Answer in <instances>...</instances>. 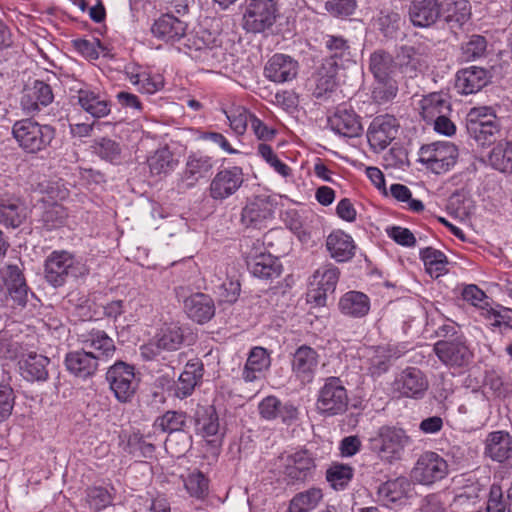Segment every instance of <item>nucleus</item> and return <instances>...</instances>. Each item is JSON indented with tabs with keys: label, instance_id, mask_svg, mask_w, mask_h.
<instances>
[{
	"label": "nucleus",
	"instance_id": "obj_1",
	"mask_svg": "<svg viewBox=\"0 0 512 512\" xmlns=\"http://www.w3.org/2000/svg\"><path fill=\"white\" fill-rule=\"evenodd\" d=\"M12 135L25 153L38 154L50 147L55 139L56 129L32 119H22L13 124Z\"/></svg>",
	"mask_w": 512,
	"mask_h": 512
},
{
	"label": "nucleus",
	"instance_id": "obj_2",
	"mask_svg": "<svg viewBox=\"0 0 512 512\" xmlns=\"http://www.w3.org/2000/svg\"><path fill=\"white\" fill-rule=\"evenodd\" d=\"M88 272L81 259L66 250L52 251L44 262V277L53 287H61L69 277H83Z\"/></svg>",
	"mask_w": 512,
	"mask_h": 512
},
{
	"label": "nucleus",
	"instance_id": "obj_3",
	"mask_svg": "<svg viewBox=\"0 0 512 512\" xmlns=\"http://www.w3.org/2000/svg\"><path fill=\"white\" fill-rule=\"evenodd\" d=\"M349 407L348 390L336 376L324 379L316 394L315 409L323 417H334L346 413Z\"/></svg>",
	"mask_w": 512,
	"mask_h": 512
},
{
	"label": "nucleus",
	"instance_id": "obj_4",
	"mask_svg": "<svg viewBox=\"0 0 512 512\" xmlns=\"http://www.w3.org/2000/svg\"><path fill=\"white\" fill-rule=\"evenodd\" d=\"M411 442L406 431L396 426L385 425L370 438V449L382 460L392 462L400 459L404 449Z\"/></svg>",
	"mask_w": 512,
	"mask_h": 512
},
{
	"label": "nucleus",
	"instance_id": "obj_5",
	"mask_svg": "<svg viewBox=\"0 0 512 512\" xmlns=\"http://www.w3.org/2000/svg\"><path fill=\"white\" fill-rule=\"evenodd\" d=\"M459 152L449 141H437L421 146L418 161L435 174H444L452 169Z\"/></svg>",
	"mask_w": 512,
	"mask_h": 512
},
{
	"label": "nucleus",
	"instance_id": "obj_6",
	"mask_svg": "<svg viewBox=\"0 0 512 512\" xmlns=\"http://www.w3.org/2000/svg\"><path fill=\"white\" fill-rule=\"evenodd\" d=\"M278 16L275 0H251L243 14V28L250 33H262L275 24Z\"/></svg>",
	"mask_w": 512,
	"mask_h": 512
},
{
	"label": "nucleus",
	"instance_id": "obj_7",
	"mask_svg": "<svg viewBox=\"0 0 512 512\" xmlns=\"http://www.w3.org/2000/svg\"><path fill=\"white\" fill-rule=\"evenodd\" d=\"M399 72L408 78H415L426 72L432 62L431 47L424 42L403 45L397 52Z\"/></svg>",
	"mask_w": 512,
	"mask_h": 512
},
{
	"label": "nucleus",
	"instance_id": "obj_8",
	"mask_svg": "<svg viewBox=\"0 0 512 512\" xmlns=\"http://www.w3.org/2000/svg\"><path fill=\"white\" fill-rule=\"evenodd\" d=\"M106 380L116 399L122 403L130 402L138 387L134 367L123 361L108 368Z\"/></svg>",
	"mask_w": 512,
	"mask_h": 512
},
{
	"label": "nucleus",
	"instance_id": "obj_9",
	"mask_svg": "<svg viewBox=\"0 0 512 512\" xmlns=\"http://www.w3.org/2000/svg\"><path fill=\"white\" fill-rule=\"evenodd\" d=\"M283 461V474L290 483H305L316 474V457L308 449L301 448L288 453Z\"/></svg>",
	"mask_w": 512,
	"mask_h": 512
},
{
	"label": "nucleus",
	"instance_id": "obj_10",
	"mask_svg": "<svg viewBox=\"0 0 512 512\" xmlns=\"http://www.w3.org/2000/svg\"><path fill=\"white\" fill-rule=\"evenodd\" d=\"M195 432L208 446L218 451L224 440L225 428L220 425L213 405L198 407L195 413Z\"/></svg>",
	"mask_w": 512,
	"mask_h": 512
},
{
	"label": "nucleus",
	"instance_id": "obj_11",
	"mask_svg": "<svg viewBox=\"0 0 512 512\" xmlns=\"http://www.w3.org/2000/svg\"><path fill=\"white\" fill-rule=\"evenodd\" d=\"M433 351L438 359L449 367H463L473 357L464 335H456L454 338L437 341L433 345Z\"/></svg>",
	"mask_w": 512,
	"mask_h": 512
},
{
	"label": "nucleus",
	"instance_id": "obj_12",
	"mask_svg": "<svg viewBox=\"0 0 512 512\" xmlns=\"http://www.w3.org/2000/svg\"><path fill=\"white\" fill-rule=\"evenodd\" d=\"M340 277V270L332 263L319 267L312 275L310 285L313 287L308 292L309 301L317 306L326 304L327 295L336 289Z\"/></svg>",
	"mask_w": 512,
	"mask_h": 512
},
{
	"label": "nucleus",
	"instance_id": "obj_13",
	"mask_svg": "<svg viewBox=\"0 0 512 512\" xmlns=\"http://www.w3.org/2000/svg\"><path fill=\"white\" fill-rule=\"evenodd\" d=\"M426 375L416 367H407L392 382V391L399 397L421 399L428 390Z\"/></svg>",
	"mask_w": 512,
	"mask_h": 512
},
{
	"label": "nucleus",
	"instance_id": "obj_14",
	"mask_svg": "<svg viewBox=\"0 0 512 512\" xmlns=\"http://www.w3.org/2000/svg\"><path fill=\"white\" fill-rule=\"evenodd\" d=\"M175 293L178 300L183 301L185 313L194 322L204 324L215 315V304L209 295L197 292L186 296V288L183 286L176 287Z\"/></svg>",
	"mask_w": 512,
	"mask_h": 512
},
{
	"label": "nucleus",
	"instance_id": "obj_15",
	"mask_svg": "<svg viewBox=\"0 0 512 512\" xmlns=\"http://www.w3.org/2000/svg\"><path fill=\"white\" fill-rule=\"evenodd\" d=\"M319 362V353L311 346L303 344L292 354V375L302 385L311 384L315 379Z\"/></svg>",
	"mask_w": 512,
	"mask_h": 512
},
{
	"label": "nucleus",
	"instance_id": "obj_16",
	"mask_svg": "<svg viewBox=\"0 0 512 512\" xmlns=\"http://www.w3.org/2000/svg\"><path fill=\"white\" fill-rule=\"evenodd\" d=\"M244 182L243 169L231 166L219 169L209 185V195L214 200H225L234 195Z\"/></svg>",
	"mask_w": 512,
	"mask_h": 512
},
{
	"label": "nucleus",
	"instance_id": "obj_17",
	"mask_svg": "<svg viewBox=\"0 0 512 512\" xmlns=\"http://www.w3.org/2000/svg\"><path fill=\"white\" fill-rule=\"evenodd\" d=\"M448 472L446 460L436 452L428 451L417 460L413 469V477L421 484L431 485L444 479Z\"/></svg>",
	"mask_w": 512,
	"mask_h": 512
},
{
	"label": "nucleus",
	"instance_id": "obj_18",
	"mask_svg": "<svg viewBox=\"0 0 512 512\" xmlns=\"http://www.w3.org/2000/svg\"><path fill=\"white\" fill-rule=\"evenodd\" d=\"M399 123L389 114L376 116L367 131V140L371 149L380 152L386 149L396 138Z\"/></svg>",
	"mask_w": 512,
	"mask_h": 512
},
{
	"label": "nucleus",
	"instance_id": "obj_19",
	"mask_svg": "<svg viewBox=\"0 0 512 512\" xmlns=\"http://www.w3.org/2000/svg\"><path fill=\"white\" fill-rule=\"evenodd\" d=\"M187 30L188 23L171 12L161 14L151 26L153 37L167 44L181 41L186 36Z\"/></svg>",
	"mask_w": 512,
	"mask_h": 512
},
{
	"label": "nucleus",
	"instance_id": "obj_20",
	"mask_svg": "<svg viewBox=\"0 0 512 512\" xmlns=\"http://www.w3.org/2000/svg\"><path fill=\"white\" fill-rule=\"evenodd\" d=\"M299 71V63L289 55L276 53L264 66V76L271 82L283 84L294 80Z\"/></svg>",
	"mask_w": 512,
	"mask_h": 512
},
{
	"label": "nucleus",
	"instance_id": "obj_21",
	"mask_svg": "<svg viewBox=\"0 0 512 512\" xmlns=\"http://www.w3.org/2000/svg\"><path fill=\"white\" fill-rule=\"evenodd\" d=\"M328 124L336 134L347 138L358 137L363 131L360 117L353 109L346 106L337 107L328 117Z\"/></svg>",
	"mask_w": 512,
	"mask_h": 512
},
{
	"label": "nucleus",
	"instance_id": "obj_22",
	"mask_svg": "<svg viewBox=\"0 0 512 512\" xmlns=\"http://www.w3.org/2000/svg\"><path fill=\"white\" fill-rule=\"evenodd\" d=\"M64 363L70 374L82 380L92 377L99 366L94 353L84 349L67 353Z\"/></svg>",
	"mask_w": 512,
	"mask_h": 512
},
{
	"label": "nucleus",
	"instance_id": "obj_23",
	"mask_svg": "<svg viewBox=\"0 0 512 512\" xmlns=\"http://www.w3.org/2000/svg\"><path fill=\"white\" fill-rule=\"evenodd\" d=\"M326 249L338 263L350 261L356 254L357 246L352 236L343 230H333L326 238Z\"/></svg>",
	"mask_w": 512,
	"mask_h": 512
},
{
	"label": "nucleus",
	"instance_id": "obj_24",
	"mask_svg": "<svg viewBox=\"0 0 512 512\" xmlns=\"http://www.w3.org/2000/svg\"><path fill=\"white\" fill-rule=\"evenodd\" d=\"M203 375V362L198 358L189 360L176 382L174 395L179 399L192 395L196 386L201 384Z\"/></svg>",
	"mask_w": 512,
	"mask_h": 512
},
{
	"label": "nucleus",
	"instance_id": "obj_25",
	"mask_svg": "<svg viewBox=\"0 0 512 512\" xmlns=\"http://www.w3.org/2000/svg\"><path fill=\"white\" fill-rule=\"evenodd\" d=\"M408 14L414 26L430 27L441 15V3L438 0H412Z\"/></svg>",
	"mask_w": 512,
	"mask_h": 512
},
{
	"label": "nucleus",
	"instance_id": "obj_26",
	"mask_svg": "<svg viewBox=\"0 0 512 512\" xmlns=\"http://www.w3.org/2000/svg\"><path fill=\"white\" fill-rule=\"evenodd\" d=\"M54 95L50 85L36 80L31 89L26 90L21 98V107L26 114H35L52 103Z\"/></svg>",
	"mask_w": 512,
	"mask_h": 512
},
{
	"label": "nucleus",
	"instance_id": "obj_27",
	"mask_svg": "<svg viewBox=\"0 0 512 512\" xmlns=\"http://www.w3.org/2000/svg\"><path fill=\"white\" fill-rule=\"evenodd\" d=\"M489 82V73L486 69L471 66L457 72L455 88L461 94L468 95L480 91Z\"/></svg>",
	"mask_w": 512,
	"mask_h": 512
},
{
	"label": "nucleus",
	"instance_id": "obj_28",
	"mask_svg": "<svg viewBox=\"0 0 512 512\" xmlns=\"http://www.w3.org/2000/svg\"><path fill=\"white\" fill-rule=\"evenodd\" d=\"M49 358L34 351H29L26 357L19 360L20 375L29 382H45L48 377Z\"/></svg>",
	"mask_w": 512,
	"mask_h": 512
},
{
	"label": "nucleus",
	"instance_id": "obj_29",
	"mask_svg": "<svg viewBox=\"0 0 512 512\" xmlns=\"http://www.w3.org/2000/svg\"><path fill=\"white\" fill-rule=\"evenodd\" d=\"M369 70L376 82L395 81L394 77L399 71L397 57L394 59L390 53L376 50L370 55Z\"/></svg>",
	"mask_w": 512,
	"mask_h": 512
},
{
	"label": "nucleus",
	"instance_id": "obj_30",
	"mask_svg": "<svg viewBox=\"0 0 512 512\" xmlns=\"http://www.w3.org/2000/svg\"><path fill=\"white\" fill-rule=\"evenodd\" d=\"M270 366L271 357L268 350L259 346L253 347L242 370V378L245 382L258 381Z\"/></svg>",
	"mask_w": 512,
	"mask_h": 512
},
{
	"label": "nucleus",
	"instance_id": "obj_31",
	"mask_svg": "<svg viewBox=\"0 0 512 512\" xmlns=\"http://www.w3.org/2000/svg\"><path fill=\"white\" fill-rule=\"evenodd\" d=\"M27 207L17 197H0V224L7 228H18L26 220Z\"/></svg>",
	"mask_w": 512,
	"mask_h": 512
},
{
	"label": "nucleus",
	"instance_id": "obj_32",
	"mask_svg": "<svg viewBox=\"0 0 512 512\" xmlns=\"http://www.w3.org/2000/svg\"><path fill=\"white\" fill-rule=\"evenodd\" d=\"M410 491L411 483L405 477H399L381 484L378 498L385 506H397L404 503Z\"/></svg>",
	"mask_w": 512,
	"mask_h": 512
},
{
	"label": "nucleus",
	"instance_id": "obj_33",
	"mask_svg": "<svg viewBox=\"0 0 512 512\" xmlns=\"http://www.w3.org/2000/svg\"><path fill=\"white\" fill-rule=\"evenodd\" d=\"M420 115L430 124L442 115H450L452 108L447 94L434 92L424 96L419 102Z\"/></svg>",
	"mask_w": 512,
	"mask_h": 512
},
{
	"label": "nucleus",
	"instance_id": "obj_34",
	"mask_svg": "<svg viewBox=\"0 0 512 512\" xmlns=\"http://www.w3.org/2000/svg\"><path fill=\"white\" fill-rule=\"evenodd\" d=\"M213 167L214 160L211 156L191 153L187 157L182 179L188 186H194L201 178L210 173Z\"/></svg>",
	"mask_w": 512,
	"mask_h": 512
},
{
	"label": "nucleus",
	"instance_id": "obj_35",
	"mask_svg": "<svg viewBox=\"0 0 512 512\" xmlns=\"http://www.w3.org/2000/svg\"><path fill=\"white\" fill-rule=\"evenodd\" d=\"M485 454L494 461L504 462L512 454V437L507 431L490 432L485 440Z\"/></svg>",
	"mask_w": 512,
	"mask_h": 512
},
{
	"label": "nucleus",
	"instance_id": "obj_36",
	"mask_svg": "<svg viewBox=\"0 0 512 512\" xmlns=\"http://www.w3.org/2000/svg\"><path fill=\"white\" fill-rule=\"evenodd\" d=\"M338 309L347 317L363 318L370 311V298L360 291H348L340 297Z\"/></svg>",
	"mask_w": 512,
	"mask_h": 512
},
{
	"label": "nucleus",
	"instance_id": "obj_37",
	"mask_svg": "<svg viewBox=\"0 0 512 512\" xmlns=\"http://www.w3.org/2000/svg\"><path fill=\"white\" fill-rule=\"evenodd\" d=\"M82 343L94 353L98 361L112 358L116 351L113 339L103 330H91L83 336Z\"/></svg>",
	"mask_w": 512,
	"mask_h": 512
},
{
	"label": "nucleus",
	"instance_id": "obj_38",
	"mask_svg": "<svg viewBox=\"0 0 512 512\" xmlns=\"http://www.w3.org/2000/svg\"><path fill=\"white\" fill-rule=\"evenodd\" d=\"M77 99L81 108L95 118H102L110 113L109 101L89 87L79 89Z\"/></svg>",
	"mask_w": 512,
	"mask_h": 512
},
{
	"label": "nucleus",
	"instance_id": "obj_39",
	"mask_svg": "<svg viewBox=\"0 0 512 512\" xmlns=\"http://www.w3.org/2000/svg\"><path fill=\"white\" fill-rule=\"evenodd\" d=\"M272 217L270 204L261 198L248 202L241 213V222L246 227H260L267 219Z\"/></svg>",
	"mask_w": 512,
	"mask_h": 512
},
{
	"label": "nucleus",
	"instance_id": "obj_40",
	"mask_svg": "<svg viewBox=\"0 0 512 512\" xmlns=\"http://www.w3.org/2000/svg\"><path fill=\"white\" fill-rule=\"evenodd\" d=\"M147 164L151 175L162 176L171 173L177 167L178 160L168 146H163L148 156Z\"/></svg>",
	"mask_w": 512,
	"mask_h": 512
},
{
	"label": "nucleus",
	"instance_id": "obj_41",
	"mask_svg": "<svg viewBox=\"0 0 512 512\" xmlns=\"http://www.w3.org/2000/svg\"><path fill=\"white\" fill-rule=\"evenodd\" d=\"M441 10L445 21L457 27H462L472 15L471 4L468 0H444Z\"/></svg>",
	"mask_w": 512,
	"mask_h": 512
},
{
	"label": "nucleus",
	"instance_id": "obj_42",
	"mask_svg": "<svg viewBox=\"0 0 512 512\" xmlns=\"http://www.w3.org/2000/svg\"><path fill=\"white\" fill-rule=\"evenodd\" d=\"M488 163L500 173L512 174V142L498 141L488 154Z\"/></svg>",
	"mask_w": 512,
	"mask_h": 512
},
{
	"label": "nucleus",
	"instance_id": "obj_43",
	"mask_svg": "<svg viewBox=\"0 0 512 512\" xmlns=\"http://www.w3.org/2000/svg\"><path fill=\"white\" fill-rule=\"evenodd\" d=\"M324 47L329 55L324 61H335L336 65H340L339 62H348L352 58V49L348 39L342 35L327 34L323 38Z\"/></svg>",
	"mask_w": 512,
	"mask_h": 512
},
{
	"label": "nucleus",
	"instance_id": "obj_44",
	"mask_svg": "<svg viewBox=\"0 0 512 512\" xmlns=\"http://www.w3.org/2000/svg\"><path fill=\"white\" fill-rule=\"evenodd\" d=\"M338 65L335 61H324L315 75L314 96L321 98L336 87Z\"/></svg>",
	"mask_w": 512,
	"mask_h": 512
},
{
	"label": "nucleus",
	"instance_id": "obj_45",
	"mask_svg": "<svg viewBox=\"0 0 512 512\" xmlns=\"http://www.w3.org/2000/svg\"><path fill=\"white\" fill-rule=\"evenodd\" d=\"M480 317L493 330L500 332L512 329V310L501 305L484 307L480 312Z\"/></svg>",
	"mask_w": 512,
	"mask_h": 512
},
{
	"label": "nucleus",
	"instance_id": "obj_46",
	"mask_svg": "<svg viewBox=\"0 0 512 512\" xmlns=\"http://www.w3.org/2000/svg\"><path fill=\"white\" fill-rule=\"evenodd\" d=\"M196 50L199 51L197 57L200 61L211 68L226 69L233 60L232 55L227 54L226 50L219 45H199Z\"/></svg>",
	"mask_w": 512,
	"mask_h": 512
},
{
	"label": "nucleus",
	"instance_id": "obj_47",
	"mask_svg": "<svg viewBox=\"0 0 512 512\" xmlns=\"http://www.w3.org/2000/svg\"><path fill=\"white\" fill-rule=\"evenodd\" d=\"M420 258L431 277L438 278L447 272L448 259L442 251L426 247L420 250Z\"/></svg>",
	"mask_w": 512,
	"mask_h": 512
},
{
	"label": "nucleus",
	"instance_id": "obj_48",
	"mask_svg": "<svg viewBox=\"0 0 512 512\" xmlns=\"http://www.w3.org/2000/svg\"><path fill=\"white\" fill-rule=\"evenodd\" d=\"M323 499L320 488L312 487L297 493L291 500L287 512H310L315 509Z\"/></svg>",
	"mask_w": 512,
	"mask_h": 512
},
{
	"label": "nucleus",
	"instance_id": "obj_49",
	"mask_svg": "<svg viewBox=\"0 0 512 512\" xmlns=\"http://www.w3.org/2000/svg\"><path fill=\"white\" fill-rule=\"evenodd\" d=\"M247 267L253 276L261 279H274L279 277L282 272V265L278 258L270 253L258 258L255 262H251Z\"/></svg>",
	"mask_w": 512,
	"mask_h": 512
},
{
	"label": "nucleus",
	"instance_id": "obj_50",
	"mask_svg": "<svg viewBox=\"0 0 512 512\" xmlns=\"http://www.w3.org/2000/svg\"><path fill=\"white\" fill-rule=\"evenodd\" d=\"M366 368L372 378H378L390 369V355L382 347L370 348L367 351Z\"/></svg>",
	"mask_w": 512,
	"mask_h": 512
},
{
	"label": "nucleus",
	"instance_id": "obj_51",
	"mask_svg": "<svg viewBox=\"0 0 512 512\" xmlns=\"http://www.w3.org/2000/svg\"><path fill=\"white\" fill-rule=\"evenodd\" d=\"M120 446L129 455L151 458L155 452V445L145 440L140 433H132L126 440L122 439Z\"/></svg>",
	"mask_w": 512,
	"mask_h": 512
},
{
	"label": "nucleus",
	"instance_id": "obj_52",
	"mask_svg": "<svg viewBox=\"0 0 512 512\" xmlns=\"http://www.w3.org/2000/svg\"><path fill=\"white\" fill-rule=\"evenodd\" d=\"M186 423L187 414L185 412L170 410L157 417L153 423V427L156 431L172 433L183 430Z\"/></svg>",
	"mask_w": 512,
	"mask_h": 512
},
{
	"label": "nucleus",
	"instance_id": "obj_53",
	"mask_svg": "<svg viewBox=\"0 0 512 512\" xmlns=\"http://www.w3.org/2000/svg\"><path fill=\"white\" fill-rule=\"evenodd\" d=\"M500 123L498 122H485L477 124L471 123L468 133L473 137L480 145H490L496 141L497 136L500 133Z\"/></svg>",
	"mask_w": 512,
	"mask_h": 512
},
{
	"label": "nucleus",
	"instance_id": "obj_54",
	"mask_svg": "<svg viewBox=\"0 0 512 512\" xmlns=\"http://www.w3.org/2000/svg\"><path fill=\"white\" fill-rule=\"evenodd\" d=\"M129 80L133 85L138 87L140 92L146 94H154L164 87V79L160 74L141 72L131 74Z\"/></svg>",
	"mask_w": 512,
	"mask_h": 512
},
{
	"label": "nucleus",
	"instance_id": "obj_55",
	"mask_svg": "<svg viewBox=\"0 0 512 512\" xmlns=\"http://www.w3.org/2000/svg\"><path fill=\"white\" fill-rule=\"evenodd\" d=\"M94 152L102 160L108 161L113 164H118L121 161L122 149L118 142L110 138H100L94 141Z\"/></svg>",
	"mask_w": 512,
	"mask_h": 512
},
{
	"label": "nucleus",
	"instance_id": "obj_56",
	"mask_svg": "<svg viewBox=\"0 0 512 512\" xmlns=\"http://www.w3.org/2000/svg\"><path fill=\"white\" fill-rule=\"evenodd\" d=\"M353 476V468L345 464H333L326 471V480L335 490H344Z\"/></svg>",
	"mask_w": 512,
	"mask_h": 512
},
{
	"label": "nucleus",
	"instance_id": "obj_57",
	"mask_svg": "<svg viewBox=\"0 0 512 512\" xmlns=\"http://www.w3.org/2000/svg\"><path fill=\"white\" fill-rule=\"evenodd\" d=\"M156 339L163 350L175 351L182 345L184 334L181 327L171 324L161 328Z\"/></svg>",
	"mask_w": 512,
	"mask_h": 512
},
{
	"label": "nucleus",
	"instance_id": "obj_58",
	"mask_svg": "<svg viewBox=\"0 0 512 512\" xmlns=\"http://www.w3.org/2000/svg\"><path fill=\"white\" fill-rule=\"evenodd\" d=\"M84 502L90 511L98 512L112 503V496L102 486L88 487L85 491Z\"/></svg>",
	"mask_w": 512,
	"mask_h": 512
},
{
	"label": "nucleus",
	"instance_id": "obj_59",
	"mask_svg": "<svg viewBox=\"0 0 512 512\" xmlns=\"http://www.w3.org/2000/svg\"><path fill=\"white\" fill-rule=\"evenodd\" d=\"M184 486L191 497L199 500L205 499L209 492V480L201 471L189 474L184 480Z\"/></svg>",
	"mask_w": 512,
	"mask_h": 512
},
{
	"label": "nucleus",
	"instance_id": "obj_60",
	"mask_svg": "<svg viewBox=\"0 0 512 512\" xmlns=\"http://www.w3.org/2000/svg\"><path fill=\"white\" fill-rule=\"evenodd\" d=\"M67 218L66 209L58 203H52L44 206L41 215V222L47 230H53L61 227Z\"/></svg>",
	"mask_w": 512,
	"mask_h": 512
},
{
	"label": "nucleus",
	"instance_id": "obj_61",
	"mask_svg": "<svg viewBox=\"0 0 512 512\" xmlns=\"http://www.w3.org/2000/svg\"><path fill=\"white\" fill-rule=\"evenodd\" d=\"M225 115L230 128L239 136L246 132L248 123L251 124V119L254 117V114L250 113L242 106L236 107L230 111H225Z\"/></svg>",
	"mask_w": 512,
	"mask_h": 512
},
{
	"label": "nucleus",
	"instance_id": "obj_62",
	"mask_svg": "<svg viewBox=\"0 0 512 512\" xmlns=\"http://www.w3.org/2000/svg\"><path fill=\"white\" fill-rule=\"evenodd\" d=\"M389 190L393 198L399 202L406 203L404 206L406 209L415 213H419L424 210L423 202L418 199H413L412 193L406 185L399 183L392 184Z\"/></svg>",
	"mask_w": 512,
	"mask_h": 512
},
{
	"label": "nucleus",
	"instance_id": "obj_63",
	"mask_svg": "<svg viewBox=\"0 0 512 512\" xmlns=\"http://www.w3.org/2000/svg\"><path fill=\"white\" fill-rule=\"evenodd\" d=\"M487 48V41L481 35H472L468 42L462 46V55L466 61H473L482 57Z\"/></svg>",
	"mask_w": 512,
	"mask_h": 512
},
{
	"label": "nucleus",
	"instance_id": "obj_64",
	"mask_svg": "<svg viewBox=\"0 0 512 512\" xmlns=\"http://www.w3.org/2000/svg\"><path fill=\"white\" fill-rule=\"evenodd\" d=\"M241 252L247 265L251 264V262L257 261L258 258L266 256L268 254L266 252L264 243L260 239L252 238H245L242 241Z\"/></svg>",
	"mask_w": 512,
	"mask_h": 512
}]
</instances>
